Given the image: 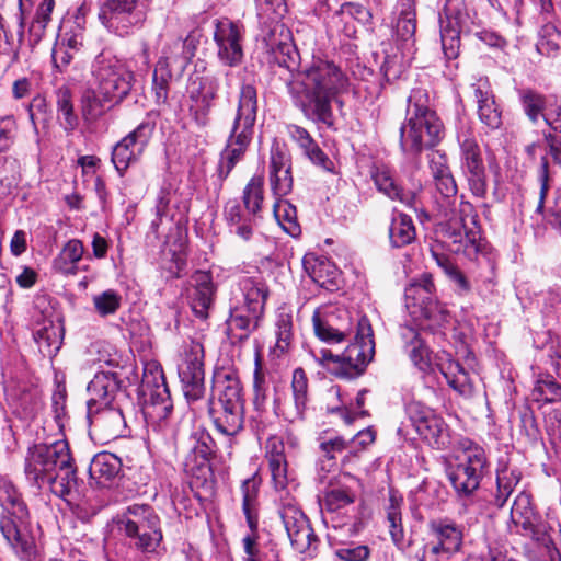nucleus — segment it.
<instances>
[{
	"label": "nucleus",
	"instance_id": "f257e3e1",
	"mask_svg": "<svg viewBox=\"0 0 561 561\" xmlns=\"http://www.w3.org/2000/svg\"><path fill=\"white\" fill-rule=\"evenodd\" d=\"M282 58L276 57L279 68L287 75L279 77L285 81L293 104L304 116L316 124L327 127L334 125L332 103L348 91L350 81L342 69L327 59H312L300 69L294 71V55L297 51L287 44L278 46Z\"/></svg>",
	"mask_w": 561,
	"mask_h": 561
},
{
	"label": "nucleus",
	"instance_id": "f03ea898",
	"mask_svg": "<svg viewBox=\"0 0 561 561\" xmlns=\"http://www.w3.org/2000/svg\"><path fill=\"white\" fill-rule=\"evenodd\" d=\"M95 88L84 91L81 112L87 122H94L130 93L135 75L127 64L112 51L103 49L91 65Z\"/></svg>",
	"mask_w": 561,
	"mask_h": 561
},
{
	"label": "nucleus",
	"instance_id": "7ed1b4c3",
	"mask_svg": "<svg viewBox=\"0 0 561 561\" xmlns=\"http://www.w3.org/2000/svg\"><path fill=\"white\" fill-rule=\"evenodd\" d=\"M24 473L31 484L39 489L48 485L51 493L64 500L77 485L76 468L69 445L64 439L28 447Z\"/></svg>",
	"mask_w": 561,
	"mask_h": 561
},
{
	"label": "nucleus",
	"instance_id": "20e7f679",
	"mask_svg": "<svg viewBox=\"0 0 561 561\" xmlns=\"http://www.w3.org/2000/svg\"><path fill=\"white\" fill-rule=\"evenodd\" d=\"M399 131L400 149L411 160L417 158L424 149L435 147L444 138L443 122L430 107L426 89H412L408 98L405 121Z\"/></svg>",
	"mask_w": 561,
	"mask_h": 561
},
{
	"label": "nucleus",
	"instance_id": "39448f33",
	"mask_svg": "<svg viewBox=\"0 0 561 561\" xmlns=\"http://www.w3.org/2000/svg\"><path fill=\"white\" fill-rule=\"evenodd\" d=\"M125 545L145 559H152L165 551L162 519L149 504L134 503L114 518Z\"/></svg>",
	"mask_w": 561,
	"mask_h": 561
},
{
	"label": "nucleus",
	"instance_id": "423d86ee",
	"mask_svg": "<svg viewBox=\"0 0 561 561\" xmlns=\"http://www.w3.org/2000/svg\"><path fill=\"white\" fill-rule=\"evenodd\" d=\"M257 115V91L251 83H243L240 88L237 113L227 139L220 152L217 173L220 181H225L233 168L239 163L254 134Z\"/></svg>",
	"mask_w": 561,
	"mask_h": 561
},
{
	"label": "nucleus",
	"instance_id": "0eeeda50",
	"mask_svg": "<svg viewBox=\"0 0 561 561\" xmlns=\"http://www.w3.org/2000/svg\"><path fill=\"white\" fill-rule=\"evenodd\" d=\"M375 354V341L369 320L363 317L357 322V331L352 342L341 354L330 350H321L314 355L332 375L339 378L353 379L362 375Z\"/></svg>",
	"mask_w": 561,
	"mask_h": 561
},
{
	"label": "nucleus",
	"instance_id": "6e6552de",
	"mask_svg": "<svg viewBox=\"0 0 561 561\" xmlns=\"http://www.w3.org/2000/svg\"><path fill=\"white\" fill-rule=\"evenodd\" d=\"M0 505L8 512L0 518V530L8 543L22 558L34 554V540L23 527L27 519L28 511L21 494L14 485L0 479Z\"/></svg>",
	"mask_w": 561,
	"mask_h": 561
},
{
	"label": "nucleus",
	"instance_id": "1a4fd4ad",
	"mask_svg": "<svg viewBox=\"0 0 561 561\" xmlns=\"http://www.w3.org/2000/svg\"><path fill=\"white\" fill-rule=\"evenodd\" d=\"M488 469L485 450L471 440H463L456 465L448 468V479L458 496L468 497L478 490Z\"/></svg>",
	"mask_w": 561,
	"mask_h": 561
},
{
	"label": "nucleus",
	"instance_id": "9d476101",
	"mask_svg": "<svg viewBox=\"0 0 561 561\" xmlns=\"http://www.w3.org/2000/svg\"><path fill=\"white\" fill-rule=\"evenodd\" d=\"M139 393L144 398V415L148 424H160L169 417L173 408L170 392L163 370L156 362L145 365Z\"/></svg>",
	"mask_w": 561,
	"mask_h": 561
},
{
	"label": "nucleus",
	"instance_id": "9b49d317",
	"mask_svg": "<svg viewBox=\"0 0 561 561\" xmlns=\"http://www.w3.org/2000/svg\"><path fill=\"white\" fill-rule=\"evenodd\" d=\"M312 323L316 336L328 344L341 343L352 332V318L348 311L333 305L317 308Z\"/></svg>",
	"mask_w": 561,
	"mask_h": 561
},
{
	"label": "nucleus",
	"instance_id": "f8f14e48",
	"mask_svg": "<svg viewBox=\"0 0 561 561\" xmlns=\"http://www.w3.org/2000/svg\"><path fill=\"white\" fill-rule=\"evenodd\" d=\"M244 34L245 28L241 22L228 18L216 20L214 41L221 64L228 67H238L242 64Z\"/></svg>",
	"mask_w": 561,
	"mask_h": 561
},
{
	"label": "nucleus",
	"instance_id": "ddd939ff",
	"mask_svg": "<svg viewBox=\"0 0 561 561\" xmlns=\"http://www.w3.org/2000/svg\"><path fill=\"white\" fill-rule=\"evenodd\" d=\"M179 377L187 401H197L203 398L205 371L202 343L192 341L186 346L183 360L179 366Z\"/></svg>",
	"mask_w": 561,
	"mask_h": 561
},
{
	"label": "nucleus",
	"instance_id": "4468645a",
	"mask_svg": "<svg viewBox=\"0 0 561 561\" xmlns=\"http://www.w3.org/2000/svg\"><path fill=\"white\" fill-rule=\"evenodd\" d=\"M156 129V123L142 121L134 130L119 140L112 150V162L121 176L135 163L149 144Z\"/></svg>",
	"mask_w": 561,
	"mask_h": 561
},
{
	"label": "nucleus",
	"instance_id": "2eb2a0df",
	"mask_svg": "<svg viewBox=\"0 0 561 561\" xmlns=\"http://www.w3.org/2000/svg\"><path fill=\"white\" fill-rule=\"evenodd\" d=\"M259 489L260 479L256 476L245 479L241 484L242 511L251 534L242 539L244 558L243 561H260V550L256 545V533L259 527Z\"/></svg>",
	"mask_w": 561,
	"mask_h": 561
},
{
	"label": "nucleus",
	"instance_id": "dca6fc26",
	"mask_svg": "<svg viewBox=\"0 0 561 561\" xmlns=\"http://www.w3.org/2000/svg\"><path fill=\"white\" fill-rule=\"evenodd\" d=\"M405 413L422 439L438 449L446 445V424L431 408L419 401H411L405 407Z\"/></svg>",
	"mask_w": 561,
	"mask_h": 561
},
{
	"label": "nucleus",
	"instance_id": "f3484780",
	"mask_svg": "<svg viewBox=\"0 0 561 561\" xmlns=\"http://www.w3.org/2000/svg\"><path fill=\"white\" fill-rule=\"evenodd\" d=\"M137 4L138 0H106L100 7L99 20L110 32L125 36L141 20Z\"/></svg>",
	"mask_w": 561,
	"mask_h": 561
},
{
	"label": "nucleus",
	"instance_id": "a211bd4d",
	"mask_svg": "<svg viewBox=\"0 0 561 561\" xmlns=\"http://www.w3.org/2000/svg\"><path fill=\"white\" fill-rule=\"evenodd\" d=\"M279 516L290 543L297 552L305 553L316 547L317 536L301 508L291 503L283 504Z\"/></svg>",
	"mask_w": 561,
	"mask_h": 561
},
{
	"label": "nucleus",
	"instance_id": "6ab92c4d",
	"mask_svg": "<svg viewBox=\"0 0 561 561\" xmlns=\"http://www.w3.org/2000/svg\"><path fill=\"white\" fill-rule=\"evenodd\" d=\"M461 168L471 193L483 198L488 192L485 167L479 144L474 138L467 137L460 142Z\"/></svg>",
	"mask_w": 561,
	"mask_h": 561
},
{
	"label": "nucleus",
	"instance_id": "aec40b11",
	"mask_svg": "<svg viewBox=\"0 0 561 561\" xmlns=\"http://www.w3.org/2000/svg\"><path fill=\"white\" fill-rule=\"evenodd\" d=\"M427 526L432 537V541L428 545L432 554L450 558L460 551L463 534L462 529L455 522L447 518H438L430 520Z\"/></svg>",
	"mask_w": 561,
	"mask_h": 561
},
{
	"label": "nucleus",
	"instance_id": "412c9836",
	"mask_svg": "<svg viewBox=\"0 0 561 561\" xmlns=\"http://www.w3.org/2000/svg\"><path fill=\"white\" fill-rule=\"evenodd\" d=\"M88 420L100 439L110 442L124 435L126 422L117 404L88 407Z\"/></svg>",
	"mask_w": 561,
	"mask_h": 561
},
{
	"label": "nucleus",
	"instance_id": "4be33fe9",
	"mask_svg": "<svg viewBox=\"0 0 561 561\" xmlns=\"http://www.w3.org/2000/svg\"><path fill=\"white\" fill-rule=\"evenodd\" d=\"M293 401L282 404L280 399L275 397L273 410L276 415H282L288 422H295L304 417L308 403V378L302 368H296L291 379Z\"/></svg>",
	"mask_w": 561,
	"mask_h": 561
},
{
	"label": "nucleus",
	"instance_id": "5701e85b",
	"mask_svg": "<svg viewBox=\"0 0 561 561\" xmlns=\"http://www.w3.org/2000/svg\"><path fill=\"white\" fill-rule=\"evenodd\" d=\"M442 238L449 251L471 257L479 251V229L462 227L456 218L442 226Z\"/></svg>",
	"mask_w": 561,
	"mask_h": 561
},
{
	"label": "nucleus",
	"instance_id": "b1692460",
	"mask_svg": "<svg viewBox=\"0 0 561 561\" xmlns=\"http://www.w3.org/2000/svg\"><path fill=\"white\" fill-rule=\"evenodd\" d=\"M436 287L433 276L430 273H423L414 278L404 290L405 308L412 318H420L424 314V307L430 302H436Z\"/></svg>",
	"mask_w": 561,
	"mask_h": 561
},
{
	"label": "nucleus",
	"instance_id": "393cba45",
	"mask_svg": "<svg viewBox=\"0 0 561 561\" xmlns=\"http://www.w3.org/2000/svg\"><path fill=\"white\" fill-rule=\"evenodd\" d=\"M121 390V381L116 373L98 371L88 385L90 396L87 407L115 404Z\"/></svg>",
	"mask_w": 561,
	"mask_h": 561
},
{
	"label": "nucleus",
	"instance_id": "a878e982",
	"mask_svg": "<svg viewBox=\"0 0 561 561\" xmlns=\"http://www.w3.org/2000/svg\"><path fill=\"white\" fill-rule=\"evenodd\" d=\"M193 289L190 294V305L194 314L207 319L213 305L215 286L210 273L197 271L192 276Z\"/></svg>",
	"mask_w": 561,
	"mask_h": 561
},
{
	"label": "nucleus",
	"instance_id": "bb28decb",
	"mask_svg": "<svg viewBox=\"0 0 561 561\" xmlns=\"http://www.w3.org/2000/svg\"><path fill=\"white\" fill-rule=\"evenodd\" d=\"M209 414L218 432L227 436L237 435L244 424V405L215 404L209 402Z\"/></svg>",
	"mask_w": 561,
	"mask_h": 561
},
{
	"label": "nucleus",
	"instance_id": "cd10ccee",
	"mask_svg": "<svg viewBox=\"0 0 561 561\" xmlns=\"http://www.w3.org/2000/svg\"><path fill=\"white\" fill-rule=\"evenodd\" d=\"M241 299L237 307L243 308L254 314H264L265 302L268 297V287L260 278L244 276L239 280Z\"/></svg>",
	"mask_w": 561,
	"mask_h": 561
},
{
	"label": "nucleus",
	"instance_id": "c85d7f7f",
	"mask_svg": "<svg viewBox=\"0 0 561 561\" xmlns=\"http://www.w3.org/2000/svg\"><path fill=\"white\" fill-rule=\"evenodd\" d=\"M302 266L308 276L319 286L328 290L337 287L339 271L329 259L307 253L302 257Z\"/></svg>",
	"mask_w": 561,
	"mask_h": 561
},
{
	"label": "nucleus",
	"instance_id": "c756f323",
	"mask_svg": "<svg viewBox=\"0 0 561 561\" xmlns=\"http://www.w3.org/2000/svg\"><path fill=\"white\" fill-rule=\"evenodd\" d=\"M195 49V41L191 35L185 38L179 37L163 48L162 56L158 61H163V66L171 72L173 70L183 72L194 57Z\"/></svg>",
	"mask_w": 561,
	"mask_h": 561
},
{
	"label": "nucleus",
	"instance_id": "7c9ffc66",
	"mask_svg": "<svg viewBox=\"0 0 561 561\" xmlns=\"http://www.w3.org/2000/svg\"><path fill=\"white\" fill-rule=\"evenodd\" d=\"M33 337L43 356L54 357L61 347L64 328L59 321L45 318L34 328Z\"/></svg>",
	"mask_w": 561,
	"mask_h": 561
},
{
	"label": "nucleus",
	"instance_id": "2f4dec72",
	"mask_svg": "<svg viewBox=\"0 0 561 561\" xmlns=\"http://www.w3.org/2000/svg\"><path fill=\"white\" fill-rule=\"evenodd\" d=\"M354 481L350 473H341L329 482L324 492V506L328 512H337L355 502L356 493L348 484Z\"/></svg>",
	"mask_w": 561,
	"mask_h": 561
},
{
	"label": "nucleus",
	"instance_id": "473e14b6",
	"mask_svg": "<svg viewBox=\"0 0 561 561\" xmlns=\"http://www.w3.org/2000/svg\"><path fill=\"white\" fill-rule=\"evenodd\" d=\"M262 317L234 306L231 308L227 320V334L229 339L233 343L245 341L259 328Z\"/></svg>",
	"mask_w": 561,
	"mask_h": 561
},
{
	"label": "nucleus",
	"instance_id": "72a5a7b5",
	"mask_svg": "<svg viewBox=\"0 0 561 561\" xmlns=\"http://www.w3.org/2000/svg\"><path fill=\"white\" fill-rule=\"evenodd\" d=\"M213 394L217 397L215 404L244 405L242 385L233 373H217L213 381Z\"/></svg>",
	"mask_w": 561,
	"mask_h": 561
},
{
	"label": "nucleus",
	"instance_id": "f704fd0d",
	"mask_svg": "<svg viewBox=\"0 0 561 561\" xmlns=\"http://www.w3.org/2000/svg\"><path fill=\"white\" fill-rule=\"evenodd\" d=\"M370 11L359 3H344L336 13L339 30L348 38L357 34V24L365 25L371 20Z\"/></svg>",
	"mask_w": 561,
	"mask_h": 561
},
{
	"label": "nucleus",
	"instance_id": "c9c22d12",
	"mask_svg": "<svg viewBox=\"0 0 561 561\" xmlns=\"http://www.w3.org/2000/svg\"><path fill=\"white\" fill-rule=\"evenodd\" d=\"M400 335L413 364L422 371L431 368V352L413 327L402 325Z\"/></svg>",
	"mask_w": 561,
	"mask_h": 561
},
{
	"label": "nucleus",
	"instance_id": "e433bc0d",
	"mask_svg": "<svg viewBox=\"0 0 561 561\" xmlns=\"http://www.w3.org/2000/svg\"><path fill=\"white\" fill-rule=\"evenodd\" d=\"M122 470L121 459L112 453L96 454L89 467V474L100 486H106Z\"/></svg>",
	"mask_w": 561,
	"mask_h": 561
},
{
	"label": "nucleus",
	"instance_id": "4c0bfd02",
	"mask_svg": "<svg viewBox=\"0 0 561 561\" xmlns=\"http://www.w3.org/2000/svg\"><path fill=\"white\" fill-rule=\"evenodd\" d=\"M439 370L444 375L449 387L461 397L471 398L473 396V382L469 373L459 362L449 357L446 362L439 364Z\"/></svg>",
	"mask_w": 561,
	"mask_h": 561
},
{
	"label": "nucleus",
	"instance_id": "58836bf2",
	"mask_svg": "<svg viewBox=\"0 0 561 561\" xmlns=\"http://www.w3.org/2000/svg\"><path fill=\"white\" fill-rule=\"evenodd\" d=\"M416 238V229L411 216L393 210L389 225V240L393 248L411 244Z\"/></svg>",
	"mask_w": 561,
	"mask_h": 561
},
{
	"label": "nucleus",
	"instance_id": "ea45409f",
	"mask_svg": "<svg viewBox=\"0 0 561 561\" xmlns=\"http://www.w3.org/2000/svg\"><path fill=\"white\" fill-rule=\"evenodd\" d=\"M373 181L377 190L391 199H398L408 205H412L415 197L410 193H404L402 187L394 180L391 171L386 167H376L371 171Z\"/></svg>",
	"mask_w": 561,
	"mask_h": 561
},
{
	"label": "nucleus",
	"instance_id": "a19ab883",
	"mask_svg": "<svg viewBox=\"0 0 561 561\" xmlns=\"http://www.w3.org/2000/svg\"><path fill=\"white\" fill-rule=\"evenodd\" d=\"M84 247L78 239L69 240L53 261V268L62 275H75L78 272L77 264L82 259Z\"/></svg>",
	"mask_w": 561,
	"mask_h": 561
},
{
	"label": "nucleus",
	"instance_id": "79ce46f5",
	"mask_svg": "<svg viewBox=\"0 0 561 561\" xmlns=\"http://www.w3.org/2000/svg\"><path fill=\"white\" fill-rule=\"evenodd\" d=\"M424 308V314L413 319L434 334H445L444 331L451 324L450 312L438 301L430 302V306Z\"/></svg>",
	"mask_w": 561,
	"mask_h": 561
},
{
	"label": "nucleus",
	"instance_id": "37998d69",
	"mask_svg": "<svg viewBox=\"0 0 561 561\" xmlns=\"http://www.w3.org/2000/svg\"><path fill=\"white\" fill-rule=\"evenodd\" d=\"M397 14L398 18L394 25L397 36L403 42L413 39L416 32L415 1L399 0Z\"/></svg>",
	"mask_w": 561,
	"mask_h": 561
},
{
	"label": "nucleus",
	"instance_id": "c03bdc74",
	"mask_svg": "<svg viewBox=\"0 0 561 561\" xmlns=\"http://www.w3.org/2000/svg\"><path fill=\"white\" fill-rule=\"evenodd\" d=\"M522 474L516 469L503 468L496 473V491L492 494L490 503L497 508H502L508 497L517 486Z\"/></svg>",
	"mask_w": 561,
	"mask_h": 561
},
{
	"label": "nucleus",
	"instance_id": "a18cd8bd",
	"mask_svg": "<svg viewBox=\"0 0 561 561\" xmlns=\"http://www.w3.org/2000/svg\"><path fill=\"white\" fill-rule=\"evenodd\" d=\"M264 202V175L254 174L242 192V203L249 216L256 217L262 211Z\"/></svg>",
	"mask_w": 561,
	"mask_h": 561
},
{
	"label": "nucleus",
	"instance_id": "49530a36",
	"mask_svg": "<svg viewBox=\"0 0 561 561\" xmlns=\"http://www.w3.org/2000/svg\"><path fill=\"white\" fill-rule=\"evenodd\" d=\"M275 335L276 343L272 348V354L275 357H280L289 352L294 340V324L290 313L280 312L277 314Z\"/></svg>",
	"mask_w": 561,
	"mask_h": 561
},
{
	"label": "nucleus",
	"instance_id": "de8ad7c7",
	"mask_svg": "<svg viewBox=\"0 0 561 561\" xmlns=\"http://www.w3.org/2000/svg\"><path fill=\"white\" fill-rule=\"evenodd\" d=\"M213 445V438L208 433H201L198 437H194V443L186 457V468L192 470L194 467L203 468L206 466L214 454Z\"/></svg>",
	"mask_w": 561,
	"mask_h": 561
},
{
	"label": "nucleus",
	"instance_id": "09e8293b",
	"mask_svg": "<svg viewBox=\"0 0 561 561\" xmlns=\"http://www.w3.org/2000/svg\"><path fill=\"white\" fill-rule=\"evenodd\" d=\"M511 518L515 525L522 526L524 530L535 533V513L531 507L530 495L520 492L514 500L511 508Z\"/></svg>",
	"mask_w": 561,
	"mask_h": 561
},
{
	"label": "nucleus",
	"instance_id": "8fccbe9b",
	"mask_svg": "<svg viewBox=\"0 0 561 561\" xmlns=\"http://www.w3.org/2000/svg\"><path fill=\"white\" fill-rule=\"evenodd\" d=\"M403 500L393 494L389 496V505L387 506V520L389 524V533L393 543L402 549L404 547L405 537L402 525L401 505Z\"/></svg>",
	"mask_w": 561,
	"mask_h": 561
},
{
	"label": "nucleus",
	"instance_id": "3c124183",
	"mask_svg": "<svg viewBox=\"0 0 561 561\" xmlns=\"http://www.w3.org/2000/svg\"><path fill=\"white\" fill-rule=\"evenodd\" d=\"M533 400L538 403H554L561 400V385L549 375H539L531 390Z\"/></svg>",
	"mask_w": 561,
	"mask_h": 561
},
{
	"label": "nucleus",
	"instance_id": "603ef678",
	"mask_svg": "<svg viewBox=\"0 0 561 561\" xmlns=\"http://www.w3.org/2000/svg\"><path fill=\"white\" fill-rule=\"evenodd\" d=\"M518 98L523 111L533 124H537L539 118L546 114V98L541 93L530 89L518 90Z\"/></svg>",
	"mask_w": 561,
	"mask_h": 561
},
{
	"label": "nucleus",
	"instance_id": "864d4df0",
	"mask_svg": "<svg viewBox=\"0 0 561 561\" xmlns=\"http://www.w3.org/2000/svg\"><path fill=\"white\" fill-rule=\"evenodd\" d=\"M56 106L58 119L66 131H72L78 126V116L75 114L72 94L67 87H60L56 92Z\"/></svg>",
	"mask_w": 561,
	"mask_h": 561
},
{
	"label": "nucleus",
	"instance_id": "5fc2aeb1",
	"mask_svg": "<svg viewBox=\"0 0 561 561\" xmlns=\"http://www.w3.org/2000/svg\"><path fill=\"white\" fill-rule=\"evenodd\" d=\"M273 213L276 220L288 234L297 237L300 233V227L297 222V209L293 204L277 198L273 206Z\"/></svg>",
	"mask_w": 561,
	"mask_h": 561
},
{
	"label": "nucleus",
	"instance_id": "6e6d98bb",
	"mask_svg": "<svg viewBox=\"0 0 561 561\" xmlns=\"http://www.w3.org/2000/svg\"><path fill=\"white\" fill-rule=\"evenodd\" d=\"M172 77L173 73L163 66V61H157L152 73L151 88L157 104L167 103Z\"/></svg>",
	"mask_w": 561,
	"mask_h": 561
},
{
	"label": "nucleus",
	"instance_id": "4d7b16f0",
	"mask_svg": "<svg viewBox=\"0 0 561 561\" xmlns=\"http://www.w3.org/2000/svg\"><path fill=\"white\" fill-rule=\"evenodd\" d=\"M253 405L254 409L264 413L267 410V399H268V385L266 382L265 376L262 371V364L260 356L255 357V368L253 375Z\"/></svg>",
	"mask_w": 561,
	"mask_h": 561
},
{
	"label": "nucleus",
	"instance_id": "13d9d810",
	"mask_svg": "<svg viewBox=\"0 0 561 561\" xmlns=\"http://www.w3.org/2000/svg\"><path fill=\"white\" fill-rule=\"evenodd\" d=\"M440 39L444 55L449 60L455 59L459 54L460 31L449 19L446 24L440 20Z\"/></svg>",
	"mask_w": 561,
	"mask_h": 561
},
{
	"label": "nucleus",
	"instance_id": "bf43d9fd",
	"mask_svg": "<svg viewBox=\"0 0 561 561\" xmlns=\"http://www.w3.org/2000/svg\"><path fill=\"white\" fill-rule=\"evenodd\" d=\"M561 45V33L552 24L543 25L539 31V39L536 44L541 55L553 56Z\"/></svg>",
	"mask_w": 561,
	"mask_h": 561
},
{
	"label": "nucleus",
	"instance_id": "052dcab7",
	"mask_svg": "<svg viewBox=\"0 0 561 561\" xmlns=\"http://www.w3.org/2000/svg\"><path fill=\"white\" fill-rule=\"evenodd\" d=\"M55 8V0H41L35 16L30 26V33L35 42L41 41L48 23L51 20V13Z\"/></svg>",
	"mask_w": 561,
	"mask_h": 561
},
{
	"label": "nucleus",
	"instance_id": "680f3d73",
	"mask_svg": "<svg viewBox=\"0 0 561 561\" xmlns=\"http://www.w3.org/2000/svg\"><path fill=\"white\" fill-rule=\"evenodd\" d=\"M121 302L122 297L114 289H107L93 297L94 308L102 317L114 314L119 309Z\"/></svg>",
	"mask_w": 561,
	"mask_h": 561
},
{
	"label": "nucleus",
	"instance_id": "e2e57ef3",
	"mask_svg": "<svg viewBox=\"0 0 561 561\" xmlns=\"http://www.w3.org/2000/svg\"><path fill=\"white\" fill-rule=\"evenodd\" d=\"M480 122L488 128L495 130L502 126V111L495 99L477 106Z\"/></svg>",
	"mask_w": 561,
	"mask_h": 561
},
{
	"label": "nucleus",
	"instance_id": "0e129e2a",
	"mask_svg": "<svg viewBox=\"0 0 561 561\" xmlns=\"http://www.w3.org/2000/svg\"><path fill=\"white\" fill-rule=\"evenodd\" d=\"M286 129L289 138L297 144L304 154L317 144L310 133L299 125L289 124Z\"/></svg>",
	"mask_w": 561,
	"mask_h": 561
},
{
	"label": "nucleus",
	"instance_id": "69168bd1",
	"mask_svg": "<svg viewBox=\"0 0 561 561\" xmlns=\"http://www.w3.org/2000/svg\"><path fill=\"white\" fill-rule=\"evenodd\" d=\"M270 183L276 197L280 198L287 195L293 188L291 171L282 170L280 173L270 174Z\"/></svg>",
	"mask_w": 561,
	"mask_h": 561
},
{
	"label": "nucleus",
	"instance_id": "338daca9",
	"mask_svg": "<svg viewBox=\"0 0 561 561\" xmlns=\"http://www.w3.org/2000/svg\"><path fill=\"white\" fill-rule=\"evenodd\" d=\"M471 90L477 106L495 99L491 83L488 77H480L471 83Z\"/></svg>",
	"mask_w": 561,
	"mask_h": 561
},
{
	"label": "nucleus",
	"instance_id": "774afa93",
	"mask_svg": "<svg viewBox=\"0 0 561 561\" xmlns=\"http://www.w3.org/2000/svg\"><path fill=\"white\" fill-rule=\"evenodd\" d=\"M335 556L342 561H366L370 550L365 545L356 547H342L335 550Z\"/></svg>",
	"mask_w": 561,
	"mask_h": 561
}]
</instances>
